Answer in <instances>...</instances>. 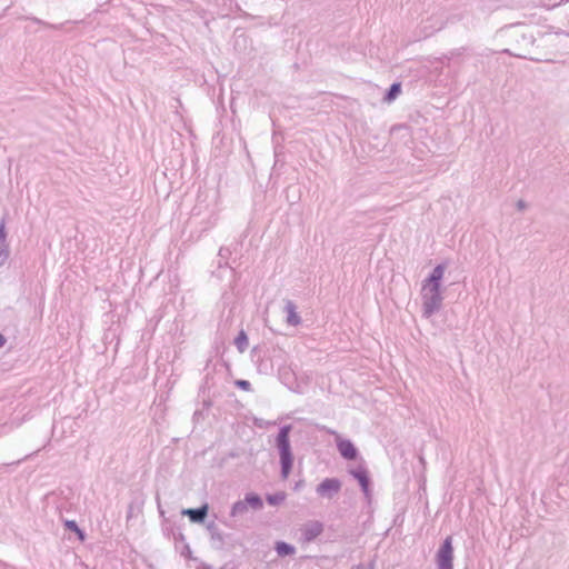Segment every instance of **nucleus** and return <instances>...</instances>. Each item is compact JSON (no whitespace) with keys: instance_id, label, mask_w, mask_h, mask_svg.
I'll return each instance as SVG.
<instances>
[{"instance_id":"7","label":"nucleus","mask_w":569,"mask_h":569,"mask_svg":"<svg viewBox=\"0 0 569 569\" xmlns=\"http://www.w3.org/2000/svg\"><path fill=\"white\" fill-rule=\"evenodd\" d=\"M168 536H171L174 542L176 549L180 555L187 559H192V551L189 543L186 541L184 535L180 530L170 529Z\"/></svg>"},{"instance_id":"1","label":"nucleus","mask_w":569,"mask_h":569,"mask_svg":"<svg viewBox=\"0 0 569 569\" xmlns=\"http://www.w3.org/2000/svg\"><path fill=\"white\" fill-rule=\"evenodd\" d=\"M446 269L447 262L438 263L422 281V317L426 319L431 318L442 307L443 296L441 287Z\"/></svg>"},{"instance_id":"2","label":"nucleus","mask_w":569,"mask_h":569,"mask_svg":"<svg viewBox=\"0 0 569 569\" xmlns=\"http://www.w3.org/2000/svg\"><path fill=\"white\" fill-rule=\"evenodd\" d=\"M509 41L513 49H505L502 52L512 57L536 60L531 56L536 42L533 30L523 24H512L507 28Z\"/></svg>"},{"instance_id":"28","label":"nucleus","mask_w":569,"mask_h":569,"mask_svg":"<svg viewBox=\"0 0 569 569\" xmlns=\"http://www.w3.org/2000/svg\"><path fill=\"white\" fill-rule=\"evenodd\" d=\"M158 508H159V512H160V515H161V516H163V515H164V511L161 509V506H160V502H159V501H158Z\"/></svg>"},{"instance_id":"19","label":"nucleus","mask_w":569,"mask_h":569,"mask_svg":"<svg viewBox=\"0 0 569 569\" xmlns=\"http://www.w3.org/2000/svg\"><path fill=\"white\" fill-rule=\"evenodd\" d=\"M287 498V495L284 491H278V492H274V493H268L266 496V501L270 505V506H279L281 505Z\"/></svg>"},{"instance_id":"3","label":"nucleus","mask_w":569,"mask_h":569,"mask_svg":"<svg viewBox=\"0 0 569 569\" xmlns=\"http://www.w3.org/2000/svg\"><path fill=\"white\" fill-rule=\"evenodd\" d=\"M291 430V425H283L280 427L278 435L276 436V448L279 453L280 462V476L283 480H286L291 473L295 460L290 445Z\"/></svg>"},{"instance_id":"13","label":"nucleus","mask_w":569,"mask_h":569,"mask_svg":"<svg viewBox=\"0 0 569 569\" xmlns=\"http://www.w3.org/2000/svg\"><path fill=\"white\" fill-rule=\"evenodd\" d=\"M274 550L279 557H288L296 553L295 546L286 541H277L274 543Z\"/></svg>"},{"instance_id":"26","label":"nucleus","mask_w":569,"mask_h":569,"mask_svg":"<svg viewBox=\"0 0 569 569\" xmlns=\"http://www.w3.org/2000/svg\"><path fill=\"white\" fill-rule=\"evenodd\" d=\"M6 342H7L6 337L2 333H0V348H2L6 345Z\"/></svg>"},{"instance_id":"24","label":"nucleus","mask_w":569,"mask_h":569,"mask_svg":"<svg viewBox=\"0 0 569 569\" xmlns=\"http://www.w3.org/2000/svg\"><path fill=\"white\" fill-rule=\"evenodd\" d=\"M467 49L465 47L453 49L449 52V58H456L461 56Z\"/></svg>"},{"instance_id":"6","label":"nucleus","mask_w":569,"mask_h":569,"mask_svg":"<svg viewBox=\"0 0 569 569\" xmlns=\"http://www.w3.org/2000/svg\"><path fill=\"white\" fill-rule=\"evenodd\" d=\"M349 473L359 482V486L367 498L371 496V479L366 467L359 466L349 470Z\"/></svg>"},{"instance_id":"21","label":"nucleus","mask_w":569,"mask_h":569,"mask_svg":"<svg viewBox=\"0 0 569 569\" xmlns=\"http://www.w3.org/2000/svg\"><path fill=\"white\" fill-rule=\"evenodd\" d=\"M9 258V249L8 244L0 246V267L4 264L7 259Z\"/></svg>"},{"instance_id":"10","label":"nucleus","mask_w":569,"mask_h":569,"mask_svg":"<svg viewBox=\"0 0 569 569\" xmlns=\"http://www.w3.org/2000/svg\"><path fill=\"white\" fill-rule=\"evenodd\" d=\"M207 529L210 533L211 545L214 549L221 550L226 546V538H229V535H223L222 531L218 528V526L212 521L208 523Z\"/></svg>"},{"instance_id":"17","label":"nucleus","mask_w":569,"mask_h":569,"mask_svg":"<svg viewBox=\"0 0 569 569\" xmlns=\"http://www.w3.org/2000/svg\"><path fill=\"white\" fill-rule=\"evenodd\" d=\"M64 528L78 537L80 541H84L87 538L86 532L78 526L76 520H66Z\"/></svg>"},{"instance_id":"4","label":"nucleus","mask_w":569,"mask_h":569,"mask_svg":"<svg viewBox=\"0 0 569 569\" xmlns=\"http://www.w3.org/2000/svg\"><path fill=\"white\" fill-rule=\"evenodd\" d=\"M437 569H453L452 537L448 536L436 552Z\"/></svg>"},{"instance_id":"18","label":"nucleus","mask_w":569,"mask_h":569,"mask_svg":"<svg viewBox=\"0 0 569 569\" xmlns=\"http://www.w3.org/2000/svg\"><path fill=\"white\" fill-rule=\"evenodd\" d=\"M401 93V83L393 82L386 91L383 96V101L391 102Z\"/></svg>"},{"instance_id":"9","label":"nucleus","mask_w":569,"mask_h":569,"mask_svg":"<svg viewBox=\"0 0 569 569\" xmlns=\"http://www.w3.org/2000/svg\"><path fill=\"white\" fill-rule=\"evenodd\" d=\"M337 448L341 457L346 460H356L359 456V451L349 439H339L337 441Z\"/></svg>"},{"instance_id":"22","label":"nucleus","mask_w":569,"mask_h":569,"mask_svg":"<svg viewBox=\"0 0 569 569\" xmlns=\"http://www.w3.org/2000/svg\"><path fill=\"white\" fill-rule=\"evenodd\" d=\"M6 238H7L6 224H4V219H2L0 222V246L7 244Z\"/></svg>"},{"instance_id":"20","label":"nucleus","mask_w":569,"mask_h":569,"mask_svg":"<svg viewBox=\"0 0 569 569\" xmlns=\"http://www.w3.org/2000/svg\"><path fill=\"white\" fill-rule=\"evenodd\" d=\"M234 386L243 391H251L252 390V387H251V383L250 381L248 380H244V379H237L234 381Z\"/></svg>"},{"instance_id":"5","label":"nucleus","mask_w":569,"mask_h":569,"mask_svg":"<svg viewBox=\"0 0 569 569\" xmlns=\"http://www.w3.org/2000/svg\"><path fill=\"white\" fill-rule=\"evenodd\" d=\"M342 482L338 478H325L317 487L316 493L320 498L333 499L341 490Z\"/></svg>"},{"instance_id":"16","label":"nucleus","mask_w":569,"mask_h":569,"mask_svg":"<svg viewBox=\"0 0 569 569\" xmlns=\"http://www.w3.org/2000/svg\"><path fill=\"white\" fill-rule=\"evenodd\" d=\"M234 345L240 353H243L249 346V339L247 332L241 329L238 336L234 338Z\"/></svg>"},{"instance_id":"15","label":"nucleus","mask_w":569,"mask_h":569,"mask_svg":"<svg viewBox=\"0 0 569 569\" xmlns=\"http://www.w3.org/2000/svg\"><path fill=\"white\" fill-rule=\"evenodd\" d=\"M248 510H249V507H248L247 501L244 499L238 500L232 505L230 516L233 518L241 517L244 513H247Z\"/></svg>"},{"instance_id":"14","label":"nucleus","mask_w":569,"mask_h":569,"mask_svg":"<svg viewBox=\"0 0 569 569\" xmlns=\"http://www.w3.org/2000/svg\"><path fill=\"white\" fill-rule=\"evenodd\" d=\"M244 500L247 501L248 507L253 510H260L263 507L262 498L256 492L246 493Z\"/></svg>"},{"instance_id":"29","label":"nucleus","mask_w":569,"mask_h":569,"mask_svg":"<svg viewBox=\"0 0 569 569\" xmlns=\"http://www.w3.org/2000/svg\"><path fill=\"white\" fill-rule=\"evenodd\" d=\"M560 32H557V34H559ZM563 34H566L567 37H569V32H562Z\"/></svg>"},{"instance_id":"27","label":"nucleus","mask_w":569,"mask_h":569,"mask_svg":"<svg viewBox=\"0 0 569 569\" xmlns=\"http://www.w3.org/2000/svg\"><path fill=\"white\" fill-rule=\"evenodd\" d=\"M131 516H132V506L129 507L127 518L129 519Z\"/></svg>"},{"instance_id":"12","label":"nucleus","mask_w":569,"mask_h":569,"mask_svg":"<svg viewBox=\"0 0 569 569\" xmlns=\"http://www.w3.org/2000/svg\"><path fill=\"white\" fill-rule=\"evenodd\" d=\"M283 310L287 313L288 325L296 327L301 323V317L297 312V306L292 300L284 301Z\"/></svg>"},{"instance_id":"25","label":"nucleus","mask_w":569,"mask_h":569,"mask_svg":"<svg viewBox=\"0 0 569 569\" xmlns=\"http://www.w3.org/2000/svg\"><path fill=\"white\" fill-rule=\"evenodd\" d=\"M516 207L518 210H525L527 208V203L525 200L520 199L517 201Z\"/></svg>"},{"instance_id":"23","label":"nucleus","mask_w":569,"mask_h":569,"mask_svg":"<svg viewBox=\"0 0 569 569\" xmlns=\"http://www.w3.org/2000/svg\"><path fill=\"white\" fill-rule=\"evenodd\" d=\"M231 254V250L228 247H221L219 249V257L221 259H228Z\"/></svg>"},{"instance_id":"11","label":"nucleus","mask_w":569,"mask_h":569,"mask_svg":"<svg viewBox=\"0 0 569 569\" xmlns=\"http://www.w3.org/2000/svg\"><path fill=\"white\" fill-rule=\"evenodd\" d=\"M209 511V506L207 503L201 505L198 508H188L183 509L181 513L187 516L189 520L193 523H203Z\"/></svg>"},{"instance_id":"8","label":"nucleus","mask_w":569,"mask_h":569,"mask_svg":"<svg viewBox=\"0 0 569 569\" xmlns=\"http://www.w3.org/2000/svg\"><path fill=\"white\" fill-rule=\"evenodd\" d=\"M323 532V523L320 521H309L301 529V536L305 542H311Z\"/></svg>"}]
</instances>
